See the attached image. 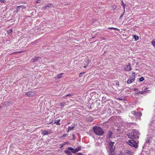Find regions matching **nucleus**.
I'll list each match as a JSON object with an SVG mask.
<instances>
[{
  "label": "nucleus",
  "instance_id": "obj_33",
  "mask_svg": "<svg viewBox=\"0 0 155 155\" xmlns=\"http://www.w3.org/2000/svg\"><path fill=\"white\" fill-rule=\"evenodd\" d=\"M133 78H135V74L134 72H133L132 74Z\"/></svg>",
  "mask_w": 155,
  "mask_h": 155
},
{
  "label": "nucleus",
  "instance_id": "obj_46",
  "mask_svg": "<svg viewBox=\"0 0 155 155\" xmlns=\"http://www.w3.org/2000/svg\"><path fill=\"white\" fill-rule=\"evenodd\" d=\"M2 108V107L1 106H0V109Z\"/></svg>",
  "mask_w": 155,
  "mask_h": 155
},
{
  "label": "nucleus",
  "instance_id": "obj_40",
  "mask_svg": "<svg viewBox=\"0 0 155 155\" xmlns=\"http://www.w3.org/2000/svg\"><path fill=\"white\" fill-rule=\"evenodd\" d=\"M108 29H114V28L113 27H110V28H108Z\"/></svg>",
  "mask_w": 155,
  "mask_h": 155
},
{
  "label": "nucleus",
  "instance_id": "obj_16",
  "mask_svg": "<svg viewBox=\"0 0 155 155\" xmlns=\"http://www.w3.org/2000/svg\"><path fill=\"white\" fill-rule=\"evenodd\" d=\"M115 143L114 142H112L111 141H110L109 143V144L110 145V148H114L113 147V145Z\"/></svg>",
  "mask_w": 155,
  "mask_h": 155
},
{
  "label": "nucleus",
  "instance_id": "obj_17",
  "mask_svg": "<svg viewBox=\"0 0 155 155\" xmlns=\"http://www.w3.org/2000/svg\"><path fill=\"white\" fill-rule=\"evenodd\" d=\"M64 152L68 155H72L71 151L69 150H68L64 151Z\"/></svg>",
  "mask_w": 155,
  "mask_h": 155
},
{
  "label": "nucleus",
  "instance_id": "obj_3",
  "mask_svg": "<svg viewBox=\"0 0 155 155\" xmlns=\"http://www.w3.org/2000/svg\"><path fill=\"white\" fill-rule=\"evenodd\" d=\"M131 114L134 115L136 119L140 118L142 115V113L139 111H133L131 112Z\"/></svg>",
  "mask_w": 155,
  "mask_h": 155
},
{
  "label": "nucleus",
  "instance_id": "obj_7",
  "mask_svg": "<svg viewBox=\"0 0 155 155\" xmlns=\"http://www.w3.org/2000/svg\"><path fill=\"white\" fill-rule=\"evenodd\" d=\"M41 59V58L39 57H35L33 58L31 60V62H34L40 60Z\"/></svg>",
  "mask_w": 155,
  "mask_h": 155
},
{
  "label": "nucleus",
  "instance_id": "obj_14",
  "mask_svg": "<svg viewBox=\"0 0 155 155\" xmlns=\"http://www.w3.org/2000/svg\"><path fill=\"white\" fill-rule=\"evenodd\" d=\"M115 148H110L109 152V155H113L114 154V149Z\"/></svg>",
  "mask_w": 155,
  "mask_h": 155
},
{
  "label": "nucleus",
  "instance_id": "obj_45",
  "mask_svg": "<svg viewBox=\"0 0 155 155\" xmlns=\"http://www.w3.org/2000/svg\"><path fill=\"white\" fill-rule=\"evenodd\" d=\"M19 53V52H15V54H16V53Z\"/></svg>",
  "mask_w": 155,
  "mask_h": 155
},
{
  "label": "nucleus",
  "instance_id": "obj_28",
  "mask_svg": "<svg viewBox=\"0 0 155 155\" xmlns=\"http://www.w3.org/2000/svg\"><path fill=\"white\" fill-rule=\"evenodd\" d=\"M106 110L107 111V112L110 113V111L111 110L110 108H107L106 109Z\"/></svg>",
  "mask_w": 155,
  "mask_h": 155
},
{
  "label": "nucleus",
  "instance_id": "obj_10",
  "mask_svg": "<svg viewBox=\"0 0 155 155\" xmlns=\"http://www.w3.org/2000/svg\"><path fill=\"white\" fill-rule=\"evenodd\" d=\"M68 149L69 150L71 151L73 153H75L77 152L76 150V149H74V148L72 147H68Z\"/></svg>",
  "mask_w": 155,
  "mask_h": 155
},
{
  "label": "nucleus",
  "instance_id": "obj_25",
  "mask_svg": "<svg viewBox=\"0 0 155 155\" xmlns=\"http://www.w3.org/2000/svg\"><path fill=\"white\" fill-rule=\"evenodd\" d=\"M74 127V125L73 126H72V127H70V126L68 127V130H73Z\"/></svg>",
  "mask_w": 155,
  "mask_h": 155
},
{
  "label": "nucleus",
  "instance_id": "obj_27",
  "mask_svg": "<svg viewBox=\"0 0 155 155\" xmlns=\"http://www.w3.org/2000/svg\"><path fill=\"white\" fill-rule=\"evenodd\" d=\"M144 80V78L143 77H141L140 78L139 80V81L140 82H142Z\"/></svg>",
  "mask_w": 155,
  "mask_h": 155
},
{
  "label": "nucleus",
  "instance_id": "obj_19",
  "mask_svg": "<svg viewBox=\"0 0 155 155\" xmlns=\"http://www.w3.org/2000/svg\"><path fill=\"white\" fill-rule=\"evenodd\" d=\"M121 5L123 7L124 11V12H125V8L126 5L124 3L122 0L121 1Z\"/></svg>",
  "mask_w": 155,
  "mask_h": 155
},
{
  "label": "nucleus",
  "instance_id": "obj_44",
  "mask_svg": "<svg viewBox=\"0 0 155 155\" xmlns=\"http://www.w3.org/2000/svg\"><path fill=\"white\" fill-rule=\"evenodd\" d=\"M86 67V66H84V68H85Z\"/></svg>",
  "mask_w": 155,
  "mask_h": 155
},
{
  "label": "nucleus",
  "instance_id": "obj_20",
  "mask_svg": "<svg viewBox=\"0 0 155 155\" xmlns=\"http://www.w3.org/2000/svg\"><path fill=\"white\" fill-rule=\"evenodd\" d=\"M144 88V91H143V92H144V93H148V92H149V90H147V88L146 87H144V88H142V90Z\"/></svg>",
  "mask_w": 155,
  "mask_h": 155
},
{
  "label": "nucleus",
  "instance_id": "obj_13",
  "mask_svg": "<svg viewBox=\"0 0 155 155\" xmlns=\"http://www.w3.org/2000/svg\"><path fill=\"white\" fill-rule=\"evenodd\" d=\"M135 78H133L131 79L130 78L129 79H128L127 81V83L128 84H130L133 82L135 80Z\"/></svg>",
  "mask_w": 155,
  "mask_h": 155
},
{
  "label": "nucleus",
  "instance_id": "obj_11",
  "mask_svg": "<svg viewBox=\"0 0 155 155\" xmlns=\"http://www.w3.org/2000/svg\"><path fill=\"white\" fill-rule=\"evenodd\" d=\"M53 6V5L52 4H48L46 6H45L44 7H43V8H45V9L47 10V9H49L50 8H51Z\"/></svg>",
  "mask_w": 155,
  "mask_h": 155
},
{
  "label": "nucleus",
  "instance_id": "obj_24",
  "mask_svg": "<svg viewBox=\"0 0 155 155\" xmlns=\"http://www.w3.org/2000/svg\"><path fill=\"white\" fill-rule=\"evenodd\" d=\"M134 38L135 41H137L139 39V37L138 36H137L136 35H134Z\"/></svg>",
  "mask_w": 155,
  "mask_h": 155
},
{
  "label": "nucleus",
  "instance_id": "obj_9",
  "mask_svg": "<svg viewBox=\"0 0 155 155\" xmlns=\"http://www.w3.org/2000/svg\"><path fill=\"white\" fill-rule=\"evenodd\" d=\"M134 90L135 91V93L136 94H144V92L143 91H138V90L137 88H134Z\"/></svg>",
  "mask_w": 155,
  "mask_h": 155
},
{
  "label": "nucleus",
  "instance_id": "obj_32",
  "mask_svg": "<svg viewBox=\"0 0 155 155\" xmlns=\"http://www.w3.org/2000/svg\"><path fill=\"white\" fill-rule=\"evenodd\" d=\"M85 73V72H81V73H79V77H81V75L83 74H84Z\"/></svg>",
  "mask_w": 155,
  "mask_h": 155
},
{
  "label": "nucleus",
  "instance_id": "obj_12",
  "mask_svg": "<svg viewBox=\"0 0 155 155\" xmlns=\"http://www.w3.org/2000/svg\"><path fill=\"white\" fill-rule=\"evenodd\" d=\"M125 70L127 71H129L131 70V68L130 67V64H129L128 65H127L125 67Z\"/></svg>",
  "mask_w": 155,
  "mask_h": 155
},
{
  "label": "nucleus",
  "instance_id": "obj_31",
  "mask_svg": "<svg viewBox=\"0 0 155 155\" xmlns=\"http://www.w3.org/2000/svg\"><path fill=\"white\" fill-rule=\"evenodd\" d=\"M150 142V139L149 138H147L146 141V143H148Z\"/></svg>",
  "mask_w": 155,
  "mask_h": 155
},
{
  "label": "nucleus",
  "instance_id": "obj_8",
  "mask_svg": "<svg viewBox=\"0 0 155 155\" xmlns=\"http://www.w3.org/2000/svg\"><path fill=\"white\" fill-rule=\"evenodd\" d=\"M113 134V131L110 130H109L107 132L106 137L109 139L112 138Z\"/></svg>",
  "mask_w": 155,
  "mask_h": 155
},
{
  "label": "nucleus",
  "instance_id": "obj_21",
  "mask_svg": "<svg viewBox=\"0 0 155 155\" xmlns=\"http://www.w3.org/2000/svg\"><path fill=\"white\" fill-rule=\"evenodd\" d=\"M62 74H63L61 73L60 74H58L57 76L56 77V78L57 79L61 78L62 77Z\"/></svg>",
  "mask_w": 155,
  "mask_h": 155
},
{
  "label": "nucleus",
  "instance_id": "obj_23",
  "mask_svg": "<svg viewBox=\"0 0 155 155\" xmlns=\"http://www.w3.org/2000/svg\"><path fill=\"white\" fill-rule=\"evenodd\" d=\"M81 149V146H78V147L76 148V150L77 152L80 151Z\"/></svg>",
  "mask_w": 155,
  "mask_h": 155
},
{
  "label": "nucleus",
  "instance_id": "obj_30",
  "mask_svg": "<svg viewBox=\"0 0 155 155\" xmlns=\"http://www.w3.org/2000/svg\"><path fill=\"white\" fill-rule=\"evenodd\" d=\"M13 30L12 29H10L9 31H8V33L9 34H12V32Z\"/></svg>",
  "mask_w": 155,
  "mask_h": 155
},
{
  "label": "nucleus",
  "instance_id": "obj_1",
  "mask_svg": "<svg viewBox=\"0 0 155 155\" xmlns=\"http://www.w3.org/2000/svg\"><path fill=\"white\" fill-rule=\"evenodd\" d=\"M139 133L137 130H134L133 132L128 133L127 136L128 137L132 140L138 139L139 138Z\"/></svg>",
  "mask_w": 155,
  "mask_h": 155
},
{
  "label": "nucleus",
  "instance_id": "obj_35",
  "mask_svg": "<svg viewBox=\"0 0 155 155\" xmlns=\"http://www.w3.org/2000/svg\"><path fill=\"white\" fill-rule=\"evenodd\" d=\"M73 95V94H67L65 97H68V96H72Z\"/></svg>",
  "mask_w": 155,
  "mask_h": 155
},
{
  "label": "nucleus",
  "instance_id": "obj_26",
  "mask_svg": "<svg viewBox=\"0 0 155 155\" xmlns=\"http://www.w3.org/2000/svg\"><path fill=\"white\" fill-rule=\"evenodd\" d=\"M125 12H124H124L122 13V14H121V15L120 17V18H119V19H121L122 18V17L124 15Z\"/></svg>",
  "mask_w": 155,
  "mask_h": 155
},
{
  "label": "nucleus",
  "instance_id": "obj_38",
  "mask_svg": "<svg viewBox=\"0 0 155 155\" xmlns=\"http://www.w3.org/2000/svg\"><path fill=\"white\" fill-rule=\"evenodd\" d=\"M0 1L1 3H4L5 2V0H0Z\"/></svg>",
  "mask_w": 155,
  "mask_h": 155
},
{
  "label": "nucleus",
  "instance_id": "obj_15",
  "mask_svg": "<svg viewBox=\"0 0 155 155\" xmlns=\"http://www.w3.org/2000/svg\"><path fill=\"white\" fill-rule=\"evenodd\" d=\"M60 121V119H55L54 120V123L55 124H56L57 125H60V124L59 123Z\"/></svg>",
  "mask_w": 155,
  "mask_h": 155
},
{
  "label": "nucleus",
  "instance_id": "obj_29",
  "mask_svg": "<svg viewBox=\"0 0 155 155\" xmlns=\"http://www.w3.org/2000/svg\"><path fill=\"white\" fill-rule=\"evenodd\" d=\"M65 104V103L64 102H62L61 103H60V105L61 106H64Z\"/></svg>",
  "mask_w": 155,
  "mask_h": 155
},
{
  "label": "nucleus",
  "instance_id": "obj_18",
  "mask_svg": "<svg viewBox=\"0 0 155 155\" xmlns=\"http://www.w3.org/2000/svg\"><path fill=\"white\" fill-rule=\"evenodd\" d=\"M49 133V132L48 131L46 130H43L42 131V134L44 135H45L48 134Z\"/></svg>",
  "mask_w": 155,
  "mask_h": 155
},
{
  "label": "nucleus",
  "instance_id": "obj_36",
  "mask_svg": "<svg viewBox=\"0 0 155 155\" xmlns=\"http://www.w3.org/2000/svg\"><path fill=\"white\" fill-rule=\"evenodd\" d=\"M77 155H84V154L81 153H77Z\"/></svg>",
  "mask_w": 155,
  "mask_h": 155
},
{
  "label": "nucleus",
  "instance_id": "obj_43",
  "mask_svg": "<svg viewBox=\"0 0 155 155\" xmlns=\"http://www.w3.org/2000/svg\"><path fill=\"white\" fill-rule=\"evenodd\" d=\"M114 29H115V30H118V31H120V30L119 29H118L116 28H114Z\"/></svg>",
  "mask_w": 155,
  "mask_h": 155
},
{
  "label": "nucleus",
  "instance_id": "obj_22",
  "mask_svg": "<svg viewBox=\"0 0 155 155\" xmlns=\"http://www.w3.org/2000/svg\"><path fill=\"white\" fill-rule=\"evenodd\" d=\"M151 44L152 45L155 47V39H153L151 41Z\"/></svg>",
  "mask_w": 155,
  "mask_h": 155
},
{
  "label": "nucleus",
  "instance_id": "obj_6",
  "mask_svg": "<svg viewBox=\"0 0 155 155\" xmlns=\"http://www.w3.org/2000/svg\"><path fill=\"white\" fill-rule=\"evenodd\" d=\"M35 92L34 91H29L26 92V95L28 97H31L35 95Z\"/></svg>",
  "mask_w": 155,
  "mask_h": 155
},
{
  "label": "nucleus",
  "instance_id": "obj_37",
  "mask_svg": "<svg viewBox=\"0 0 155 155\" xmlns=\"http://www.w3.org/2000/svg\"><path fill=\"white\" fill-rule=\"evenodd\" d=\"M41 1L40 0H37L36 1L37 3H40Z\"/></svg>",
  "mask_w": 155,
  "mask_h": 155
},
{
  "label": "nucleus",
  "instance_id": "obj_4",
  "mask_svg": "<svg viewBox=\"0 0 155 155\" xmlns=\"http://www.w3.org/2000/svg\"><path fill=\"white\" fill-rule=\"evenodd\" d=\"M127 142L128 143L130 146H133L136 148H137L138 147L137 142L133 140H129Z\"/></svg>",
  "mask_w": 155,
  "mask_h": 155
},
{
  "label": "nucleus",
  "instance_id": "obj_39",
  "mask_svg": "<svg viewBox=\"0 0 155 155\" xmlns=\"http://www.w3.org/2000/svg\"><path fill=\"white\" fill-rule=\"evenodd\" d=\"M118 99L121 100H124L125 99L124 98H119Z\"/></svg>",
  "mask_w": 155,
  "mask_h": 155
},
{
  "label": "nucleus",
  "instance_id": "obj_5",
  "mask_svg": "<svg viewBox=\"0 0 155 155\" xmlns=\"http://www.w3.org/2000/svg\"><path fill=\"white\" fill-rule=\"evenodd\" d=\"M26 6L24 5H21L17 7L16 8V12L17 13L20 11H23L24 9L26 10Z\"/></svg>",
  "mask_w": 155,
  "mask_h": 155
},
{
  "label": "nucleus",
  "instance_id": "obj_34",
  "mask_svg": "<svg viewBox=\"0 0 155 155\" xmlns=\"http://www.w3.org/2000/svg\"><path fill=\"white\" fill-rule=\"evenodd\" d=\"M68 134H63V135H62V137H66V136H68Z\"/></svg>",
  "mask_w": 155,
  "mask_h": 155
},
{
  "label": "nucleus",
  "instance_id": "obj_42",
  "mask_svg": "<svg viewBox=\"0 0 155 155\" xmlns=\"http://www.w3.org/2000/svg\"><path fill=\"white\" fill-rule=\"evenodd\" d=\"M72 136H73V138L72 139H74L75 138V135H74V134H73L72 135Z\"/></svg>",
  "mask_w": 155,
  "mask_h": 155
},
{
  "label": "nucleus",
  "instance_id": "obj_2",
  "mask_svg": "<svg viewBox=\"0 0 155 155\" xmlns=\"http://www.w3.org/2000/svg\"><path fill=\"white\" fill-rule=\"evenodd\" d=\"M94 132L97 135L102 136L104 133V132L101 128L97 126H94L93 128Z\"/></svg>",
  "mask_w": 155,
  "mask_h": 155
},
{
  "label": "nucleus",
  "instance_id": "obj_41",
  "mask_svg": "<svg viewBox=\"0 0 155 155\" xmlns=\"http://www.w3.org/2000/svg\"><path fill=\"white\" fill-rule=\"evenodd\" d=\"M116 85L119 86V82H117L116 83Z\"/></svg>",
  "mask_w": 155,
  "mask_h": 155
}]
</instances>
